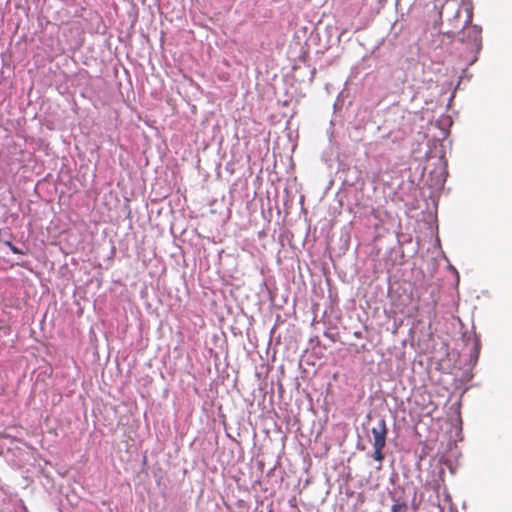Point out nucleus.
I'll list each match as a JSON object with an SVG mask.
<instances>
[{"label":"nucleus","instance_id":"1","mask_svg":"<svg viewBox=\"0 0 512 512\" xmlns=\"http://www.w3.org/2000/svg\"><path fill=\"white\" fill-rule=\"evenodd\" d=\"M387 432L388 429L386 421L382 418L378 421L377 426L373 427L371 430L373 435V445H386Z\"/></svg>","mask_w":512,"mask_h":512},{"label":"nucleus","instance_id":"2","mask_svg":"<svg viewBox=\"0 0 512 512\" xmlns=\"http://www.w3.org/2000/svg\"><path fill=\"white\" fill-rule=\"evenodd\" d=\"M466 33L472 37L473 42L475 43L478 41L480 37V30L476 26L470 25L468 27H465V29L462 32V35H465ZM461 40H464V36H462Z\"/></svg>","mask_w":512,"mask_h":512},{"label":"nucleus","instance_id":"3","mask_svg":"<svg viewBox=\"0 0 512 512\" xmlns=\"http://www.w3.org/2000/svg\"><path fill=\"white\" fill-rule=\"evenodd\" d=\"M373 447H374V452L372 454V458L378 462H382L385 458V455L383 453V448L385 447V445L378 444V445H373Z\"/></svg>","mask_w":512,"mask_h":512},{"label":"nucleus","instance_id":"4","mask_svg":"<svg viewBox=\"0 0 512 512\" xmlns=\"http://www.w3.org/2000/svg\"><path fill=\"white\" fill-rule=\"evenodd\" d=\"M407 510V505L405 503H399L396 502L392 505L391 511L392 512H405Z\"/></svg>","mask_w":512,"mask_h":512},{"label":"nucleus","instance_id":"5","mask_svg":"<svg viewBox=\"0 0 512 512\" xmlns=\"http://www.w3.org/2000/svg\"><path fill=\"white\" fill-rule=\"evenodd\" d=\"M6 244L14 254H23V252L14 246L11 242H6Z\"/></svg>","mask_w":512,"mask_h":512}]
</instances>
